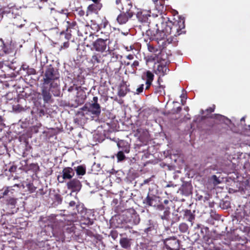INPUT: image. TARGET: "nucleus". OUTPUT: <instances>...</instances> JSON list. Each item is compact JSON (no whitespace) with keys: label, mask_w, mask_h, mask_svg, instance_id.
Listing matches in <instances>:
<instances>
[{"label":"nucleus","mask_w":250,"mask_h":250,"mask_svg":"<svg viewBox=\"0 0 250 250\" xmlns=\"http://www.w3.org/2000/svg\"><path fill=\"white\" fill-rule=\"evenodd\" d=\"M185 215L188 217V221L192 222V221L194 219V215L191 213L190 210L187 209L185 211Z\"/></svg>","instance_id":"412c9836"},{"label":"nucleus","mask_w":250,"mask_h":250,"mask_svg":"<svg viewBox=\"0 0 250 250\" xmlns=\"http://www.w3.org/2000/svg\"><path fill=\"white\" fill-rule=\"evenodd\" d=\"M102 4L100 2L93 3L90 4L86 10V15L93 13L98 14L102 7Z\"/></svg>","instance_id":"6e6552de"},{"label":"nucleus","mask_w":250,"mask_h":250,"mask_svg":"<svg viewBox=\"0 0 250 250\" xmlns=\"http://www.w3.org/2000/svg\"><path fill=\"white\" fill-rule=\"evenodd\" d=\"M62 175L58 177V180L60 183H63L64 180L69 179L74 176L75 172L73 169L70 167H64L62 172Z\"/></svg>","instance_id":"423d86ee"},{"label":"nucleus","mask_w":250,"mask_h":250,"mask_svg":"<svg viewBox=\"0 0 250 250\" xmlns=\"http://www.w3.org/2000/svg\"><path fill=\"white\" fill-rule=\"evenodd\" d=\"M34 129V132L35 133H37L38 132V129L36 128V127L35 126H33L32 128V130Z\"/></svg>","instance_id":"a18cd8bd"},{"label":"nucleus","mask_w":250,"mask_h":250,"mask_svg":"<svg viewBox=\"0 0 250 250\" xmlns=\"http://www.w3.org/2000/svg\"><path fill=\"white\" fill-rule=\"evenodd\" d=\"M131 239L124 237L120 240V244L121 247L124 249H128L131 246Z\"/></svg>","instance_id":"2eb2a0df"},{"label":"nucleus","mask_w":250,"mask_h":250,"mask_svg":"<svg viewBox=\"0 0 250 250\" xmlns=\"http://www.w3.org/2000/svg\"><path fill=\"white\" fill-rule=\"evenodd\" d=\"M161 76H159L157 81L158 84L161 85V83L162 82V79L161 78Z\"/></svg>","instance_id":"37998d69"},{"label":"nucleus","mask_w":250,"mask_h":250,"mask_svg":"<svg viewBox=\"0 0 250 250\" xmlns=\"http://www.w3.org/2000/svg\"><path fill=\"white\" fill-rule=\"evenodd\" d=\"M27 188L29 190V191L31 192V193H32L33 192H34L36 190V188L33 185V184H29L27 185Z\"/></svg>","instance_id":"7c9ffc66"},{"label":"nucleus","mask_w":250,"mask_h":250,"mask_svg":"<svg viewBox=\"0 0 250 250\" xmlns=\"http://www.w3.org/2000/svg\"><path fill=\"white\" fill-rule=\"evenodd\" d=\"M39 1L42 2H45L48 1V0H39Z\"/></svg>","instance_id":"49530a36"},{"label":"nucleus","mask_w":250,"mask_h":250,"mask_svg":"<svg viewBox=\"0 0 250 250\" xmlns=\"http://www.w3.org/2000/svg\"><path fill=\"white\" fill-rule=\"evenodd\" d=\"M146 62L148 63L149 62H153L155 61H157L158 59V55L156 54H152L150 55H148L146 57Z\"/></svg>","instance_id":"aec40b11"},{"label":"nucleus","mask_w":250,"mask_h":250,"mask_svg":"<svg viewBox=\"0 0 250 250\" xmlns=\"http://www.w3.org/2000/svg\"><path fill=\"white\" fill-rule=\"evenodd\" d=\"M168 69L165 64H159L157 68L154 69L155 73L159 76H163L167 74Z\"/></svg>","instance_id":"9d476101"},{"label":"nucleus","mask_w":250,"mask_h":250,"mask_svg":"<svg viewBox=\"0 0 250 250\" xmlns=\"http://www.w3.org/2000/svg\"><path fill=\"white\" fill-rule=\"evenodd\" d=\"M165 86L163 85H159V86H158L156 88V92L158 93H160V94H165Z\"/></svg>","instance_id":"b1692460"},{"label":"nucleus","mask_w":250,"mask_h":250,"mask_svg":"<svg viewBox=\"0 0 250 250\" xmlns=\"http://www.w3.org/2000/svg\"><path fill=\"white\" fill-rule=\"evenodd\" d=\"M117 157L118 161H122L125 159V155L122 151H120L117 153Z\"/></svg>","instance_id":"393cba45"},{"label":"nucleus","mask_w":250,"mask_h":250,"mask_svg":"<svg viewBox=\"0 0 250 250\" xmlns=\"http://www.w3.org/2000/svg\"><path fill=\"white\" fill-rule=\"evenodd\" d=\"M59 75L58 73L55 71L53 68L49 67L45 71L44 76V83L50 84V87L57 86L56 83H54V82L59 79Z\"/></svg>","instance_id":"f03ea898"},{"label":"nucleus","mask_w":250,"mask_h":250,"mask_svg":"<svg viewBox=\"0 0 250 250\" xmlns=\"http://www.w3.org/2000/svg\"><path fill=\"white\" fill-rule=\"evenodd\" d=\"M132 217L134 218L133 222L135 224H138L139 223L140 219L139 216L136 213L133 214Z\"/></svg>","instance_id":"c756f323"},{"label":"nucleus","mask_w":250,"mask_h":250,"mask_svg":"<svg viewBox=\"0 0 250 250\" xmlns=\"http://www.w3.org/2000/svg\"><path fill=\"white\" fill-rule=\"evenodd\" d=\"M127 93V90L125 89L124 90L123 88H120L118 92V95L120 97L125 96Z\"/></svg>","instance_id":"bb28decb"},{"label":"nucleus","mask_w":250,"mask_h":250,"mask_svg":"<svg viewBox=\"0 0 250 250\" xmlns=\"http://www.w3.org/2000/svg\"><path fill=\"white\" fill-rule=\"evenodd\" d=\"M71 88H69L68 90H69V91L71 90Z\"/></svg>","instance_id":"09e8293b"},{"label":"nucleus","mask_w":250,"mask_h":250,"mask_svg":"<svg viewBox=\"0 0 250 250\" xmlns=\"http://www.w3.org/2000/svg\"><path fill=\"white\" fill-rule=\"evenodd\" d=\"M157 197H150L148 196L146 198V203L150 206H155L156 205Z\"/></svg>","instance_id":"dca6fc26"},{"label":"nucleus","mask_w":250,"mask_h":250,"mask_svg":"<svg viewBox=\"0 0 250 250\" xmlns=\"http://www.w3.org/2000/svg\"><path fill=\"white\" fill-rule=\"evenodd\" d=\"M124 144V142L123 141H122L119 142L118 143L117 145H118V147H119V148H121V147H122L121 145H122V144Z\"/></svg>","instance_id":"c03bdc74"},{"label":"nucleus","mask_w":250,"mask_h":250,"mask_svg":"<svg viewBox=\"0 0 250 250\" xmlns=\"http://www.w3.org/2000/svg\"><path fill=\"white\" fill-rule=\"evenodd\" d=\"M26 20L21 16H18L14 18L13 24L19 28H21L25 25Z\"/></svg>","instance_id":"f8f14e48"},{"label":"nucleus","mask_w":250,"mask_h":250,"mask_svg":"<svg viewBox=\"0 0 250 250\" xmlns=\"http://www.w3.org/2000/svg\"><path fill=\"white\" fill-rule=\"evenodd\" d=\"M146 89H148L150 88V85L152 84V83L150 82H146Z\"/></svg>","instance_id":"58836bf2"},{"label":"nucleus","mask_w":250,"mask_h":250,"mask_svg":"<svg viewBox=\"0 0 250 250\" xmlns=\"http://www.w3.org/2000/svg\"><path fill=\"white\" fill-rule=\"evenodd\" d=\"M98 98L97 97H94L93 98L92 102L93 104H99L98 103Z\"/></svg>","instance_id":"e433bc0d"},{"label":"nucleus","mask_w":250,"mask_h":250,"mask_svg":"<svg viewBox=\"0 0 250 250\" xmlns=\"http://www.w3.org/2000/svg\"><path fill=\"white\" fill-rule=\"evenodd\" d=\"M69 43L68 42H64L63 43V45L61 46V49H62L67 48L69 47Z\"/></svg>","instance_id":"f704fd0d"},{"label":"nucleus","mask_w":250,"mask_h":250,"mask_svg":"<svg viewBox=\"0 0 250 250\" xmlns=\"http://www.w3.org/2000/svg\"><path fill=\"white\" fill-rule=\"evenodd\" d=\"M78 93L77 95V99H76V102L78 104H83L86 99V95L85 92L82 89L81 87H77Z\"/></svg>","instance_id":"1a4fd4ad"},{"label":"nucleus","mask_w":250,"mask_h":250,"mask_svg":"<svg viewBox=\"0 0 250 250\" xmlns=\"http://www.w3.org/2000/svg\"><path fill=\"white\" fill-rule=\"evenodd\" d=\"M83 114H92L95 116H99L101 113V106L99 104H93L88 103L81 108Z\"/></svg>","instance_id":"7ed1b4c3"},{"label":"nucleus","mask_w":250,"mask_h":250,"mask_svg":"<svg viewBox=\"0 0 250 250\" xmlns=\"http://www.w3.org/2000/svg\"><path fill=\"white\" fill-rule=\"evenodd\" d=\"M156 4V8L159 11H163L165 0H152Z\"/></svg>","instance_id":"a211bd4d"},{"label":"nucleus","mask_w":250,"mask_h":250,"mask_svg":"<svg viewBox=\"0 0 250 250\" xmlns=\"http://www.w3.org/2000/svg\"><path fill=\"white\" fill-rule=\"evenodd\" d=\"M144 85L143 84L140 85V86L137 89V93L139 94L143 92L144 89Z\"/></svg>","instance_id":"72a5a7b5"},{"label":"nucleus","mask_w":250,"mask_h":250,"mask_svg":"<svg viewBox=\"0 0 250 250\" xmlns=\"http://www.w3.org/2000/svg\"><path fill=\"white\" fill-rule=\"evenodd\" d=\"M125 48L126 50V51H130L131 50H132L134 49V47L132 46H126L125 47Z\"/></svg>","instance_id":"ea45409f"},{"label":"nucleus","mask_w":250,"mask_h":250,"mask_svg":"<svg viewBox=\"0 0 250 250\" xmlns=\"http://www.w3.org/2000/svg\"><path fill=\"white\" fill-rule=\"evenodd\" d=\"M66 186L72 192H78L82 188V184L78 179L74 178L67 183Z\"/></svg>","instance_id":"0eeeda50"},{"label":"nucleus","mask_w":250,"mask_h":250,"mask_svg":"<svg viewBox=\"0 0 250 250\" xmlns=\"http://www.w3.org/2000/svg\"><path fill=\"white\" fill-rule=\"evenodd\" d=\"M185 27L184 21L182 20L175 21L173 22H169L163 31L164 33L163 38L168 35L173 34L174 36L180 35L181 30Z\"/></svg>","instance_id":"f257e3e1"},{"label":"nucleus","mask_w":250,"mask_h":250,"mask_svg":"<svg viewBox=\"0 0 250 250\" xmlns=\"http://www.w3.org/2000/svg\"><path fill=\"white\" fill-rule=\"evenodd\" d=\"M128 221L130 222L132 221V220L131 219H130Z\"/></svg>","instance_id":"8fccbe9b"},{"label":"nucleus","mask_w":250,"mask_h":250,"mask_svg":"<svg viewBox=\"0 0 250 250\" xmlns=\"http://www.w3.org/2000/svg\"><path fill=\"white\" fill-rule=\"evenodd\" d=\"M212 178L214 181V184L215 185H217L220 183V181L219 180L218 178L217 177L216 175H213Z\"/></svg>","instance_id":"473e14b6"},{"label":"nucleus","mask_w":250,"mask_h":250,"mask_svg":"<svg viewBox=\"0 0 250 250\" xmlns=\"http://www.w3.org/2000/svg\"><path fill=\"white\" fill-rule=\"evenodd\" d=\"M154 78V75L152 72L149 70L144 72L142 76V79L146 80V82L152 83Z\"/></svg>","instance_id":"ddd939ff"},{"label":"nucleus","mask_w":250,"mask_h":250,"mask_svg":"<svg viewBox=\"0 0 250 250\" xmlns=\"http://www.w3.org/2000/svg\"><path fill=\"white\" fill-rule=\"evenodd\" d=\"M139 65V62L138 61H135L131 64V67L133 68L132 73H135L137 69V67Z\"/></svg>","instance_id":"a878e982"},{"label":"nucleus","mask_w":250,"mask_h":250,"mask_svg":"<svg viewBox=\"0 0 250 250\" xmlns=\"http://www.w3.org/2000/svg\"><path fill=\"white\" fill-rule=\"evenodd\" d=\"M132 17V16H129L128 14H127L126 13L121 12L117 17V21L120 24H125L128 21V19Z\"/></svg>","instance_id":"9b49d317"},{"label":"nucleus","mask_w":250,"mask_h":250,"mask_svg":"<svg viewBox=\"0 0 250 250\" xmlns=\"http://www.w3.org/2000/svg\"><path fill=\"white\" fill-rule=\"evenodd\" d=\"M127 59H128V60H133V58H134V57L131 54H130V55H128L127 57H126Z\"/></svg>","instance_id":"79ce46f5"},{"label":"nucleus","mask_w":250,"mask_h":250,"mask_svg":"<svg viewBox=\"0 0 250 250\" xmlns=\"http://www.w3.org/2000/svg\"><path fill=\"white\" fill-rule=\"evenodd\" d=\"M67 29L68 28H74L76 25V22L75 21H67Z\"/></svg>","instance_id":"cd10ccee"},{"label":"nucleus","mask_w":250,"mask_h":250,"mask_svg":"<svg viewBox=\"0 0 250 250\" xmlns=\"http://www.w3.org/2000/svg\"><path fill=\"white\" fill-rule=\"evenodd\" d=\"M93 28H94L97 31H99L101 29L100 26L98 24H93Z\"/></svg>","instance_id":"c9c22d12"},{"label":"nucleus","mask_w":250,"mask_h":250,"mask_svg":"<svg viewBox=\"0 0 250 250\" xmlns=\"http://www.w3.org/2000/svg\"><path fill=\"white\" fill-rule=\"evenodd\" d=\"M17 203V199L14 198H10L7 200V204L15 206Z\"/></svg>","instance_id":"5701e85b"},{"label":"nucleus","mask_w":250,"mask_h":250,"mask_svg":"<svg viewBox=\"0 0 250 250\" xmlns=\"http://www.w3.org/2000/svg\"><path fill=\"white\" fill-rule=\"evenodd\" d=\"M150 11L144 10L138 15L139 20L142 22H146L148 17H150Z\"/></svg>","instance_id":"4468645a"},{"label":"nucleus","mask_w":250,"mask_h":250,"mask_svg":"<svg viewBox=\"0 0 250 250\" xmlns=\"http://www.w3.org/2000/svg\"><path fill=\"white\" fill-rule=\"evenodd\" d=\"M108 23V21L105 19H104L102 21V22L101 23L100 27L105 28Z\"/></svg>","instance_id":"2f4dec72"},{"label":"nucleus","mask_w":250,"mask_h":250,"mask_svg":"<svg viewBox=\"0 0 250 250\" xmlns=\"http://www.w3.org/2000/svg\"><path fill=\"white\" fill-rule=\"evenodd\" d=\"M10 191V189L8 188L4 190V191L3 192V196H6L8 195V193Z\"/></svg>","instance_id":"4c0bfd02"},{"label":"nucleus","mask_w":250,"mask_h":250,"mask_svg":"<svg viewBox=\"0 0 250 250\" xmlns=\"http://www.w3.org/2000/svg\"><path fill=\"white\" fill-rule=\"evenodd\" d=\"M108 35L104 39L99 38L93 42L94 49L98 52H103L106 48V42L108 40Z\"/></svg>","instance_id":"39448f33"},{"label":"nucleus","mask_w":250,"mask_h":250,"mask_svg":"<svg viewBox=\"0 0 250 250\" xmlns=\"http://www.w3.org/2000/svg\"><path fill=\"white\" fill-rule=\"evenodd\" d=\"M179 229L183 232H186L188 229V226L186 223H182L179 226Z\"/></svg>","instance_id":"4be33fe9"},{"label":"nucleus","mask_w":250,"mask_h":250,"mask_svg":"<svg viewBox=\"0 0 250 250\" xmlns=\"http://www.w3.org/2000/svg\"><path fill=\"white\" fill-rule=\"evenodd\" d=\"M133 0H123L118 6L121 12L126 13L129 16H133L135 6L133 5Z\"/></svg>","instance_id":"20e7f679"},{"label":"nucleus","mask_w":250,"mask_h":250,"mask_svg":"<svg viewBox=\"0 0 250 250\" xmlns=\"http://www.w3.org/2000/svg\"><path fill=\"white\" fill-rule=\"evenodd\" d=\"M42 94L43 100L45 102H48L50 101L51 98V95L49 92L47 91L46 90L43 89L42 91Z\"/></svg>","instance_id":"6ab92c4d"},{"label":"nucleus","mask_w":250,"mask_h":250,"mask_svg":"<svg viewBox=\"0 0 250 250\" xmlns=\"http://www.w3.org/2000/svg\"><path fill=\"white\" fill-rule=\"evenodd\" d=\"M147 48L150 52L154 53L157 51V49L150 44H147Z\"/></svg>","instance_id":"c85d7f7f"},{"label":"nucleus","mask_w":250,"mask_h":250,"mask_svg":"<svg viewBox=\"0 0 250 250\" xmlns=\"http://www.w3.org/2000/svg\"><path fill=\"white\" fill-rule=\"evenodd\" d=\"M124 151L126 153H128L129 152V147L127 145L125 146Z\"/></svg>","instance_id":"a19ab883"},{"label":"nucleus","mask_w":250,"mask_h":250,"mask_svg":"<svg viewBox=\"0 0 250 250\" xmlns=\"http://www.w3.org/2000/svg\"><path fill=\"white\" fill-rule=\"evenodd\" d=\"M75 170L78 175L83 176L86 173V167L84 166H79L76 167Z\"/></svg>","instance_id":"f3484780"},{"label":"nucleus","mask_w":250,"mask_h":250,"mask_svg":"<svg viewBox=\"0 0 250 250\" xmlns=\"http://www.w3.org/2000/svg\"><path fill=\"white\" fill-rule=\"evenodd\" d=\"M164 203H165V204H167V203H168V201H167V200H165V201H164Z\"/></svg>","instance_id":"de8ad7c7"}]
</instances>
